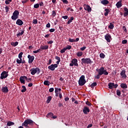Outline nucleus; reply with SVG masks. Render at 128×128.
<instances>
[{"mask_svg": "<svg viewBox=\"0 0 128 128\" xmlns=\"http://www.w3.org/2000/svg\"><path fill=\"white\" fill-rule=\"evenodd\" d=\"M34 126V122L32 121V120L30 119H27L24 120V122L22 124V126H25L26 128H28V126Z\"/></svg>", "mask_w": 128, "mask_h": 128, "instance_id": "f257e3e1", "label": "nucleus"}, {"mask_svg": "<svg viewBox=\"0 0 128 128\" xmlns=\"http://www.w3.org/2000/svg\"><path fill=\"white\" fill-rule=\"evenodd\" d=\"M86 76L84 75L80 76L78 81L79 86H84V84H86Z\"/></svg>", "mask_w": 128, "mask_h": 128, "instance_id": "f03ea898", "label": "nucleus"}, {"mask_svg": "<svg viewBox=\"0 0 128 128\" xmlns=\"http://www.w3.org/2000/svg\"><path fill=\"white\" fill-rule=\"evenodd\" d=\"M96 72H98L100 76H102V74L108 76V72H106V70H104V67H101L98 70H96Z\"/></svg>", "mask_w": 128, "mask_h": 128, "instance_id": "7ed1b4c3", "label": "nucleus"}, {"mask_svg": "<svg viewBox=\"0 0 128 128\" xmlns=\"http://www.w3.org/2000/svg\"><path fill=\"white\" fill-rule=\"evenodd\" d=\"M18 16H20V12H18V10H16L13 12L11 18L13 20H16L18 18Z\"/></svg>", "mask_w": 128, "mask_h": 128, "instance_id": "20e7f679", "label": "nucleus"}, {"mask_svg": "<svg viewBox=\"0 0 128 128\" xmlns=\"http://www.w3.org/2000/svg\"><path fill=\"white\" fill-rule=\"evenodd\" d=\"M30 72H31L30 74H32V76H34V74H36V72L37 74H40V70L38 68H32L30 70Z\"/></svg>", "mask_w": 128, "mask_h": 128, "instance_id": "39448f33", "label": "nucleus"}, {"mask_svg": "<svg viewBox=\"0 0 128 128\" xmlns=\"http://www.w3.org/2000/svg\"><path fill=\"white\" fill-rule=\"evenodd\" d=\"M82 64H92V62L90 58H82Z\"/></svg>", "mask_w": 128, "mask_h": 128, "instance_id": "423d86ee", "label": "nucleus"}, {"mask_svg": "<svg viewBox=\"0 0 128 128\" xmlns=\"http://www.w3.org/2000/svg\"><path fill=\"white\" fill-rule=\"evenodd\" d=\"M0 78L1 80H4V78H6L7 76H8V72L6 71H4L1 73Z\"/></svg>", "mask_w": 128, "mask_h": 128, "instance_id": "0eeeda50", "label": "nucleus"}, {"mask_svg": "<svg viewBox=\"0 0 128 128\" xmlns=\"http://www.w3.org/2000/svg\"><path fill=\"white\" fill-rule=\"evenodd\" d=\"M56 68H58V64H52L48 66V70L52 72L56 70Z\"/></svg>", "mask_w": 128, "mask_h": 128, "instance_id": "6e6552de", "label": "nucleus"}, {"mask_svg": "<svg viewBox=\"0 0 128 128\" xmlns=\"http://www.w3.org/2000/svg\"><path fill=\"white\" fill-rule=\"evenodd\" d=\"M28 64H32V62H34V56L28 54Z\"/></svg>", "mask_w": 128, "mask_h": 128, "instance_id": "1a4fd4ad", "label": "nucleus"}, {"mask_svg": "<svg viewBox=\"0 0 128 128\" xmlns=\"http://www.w3.org/2000/svg\"><path fill=\"white\" fill-rule=\"evenodd\" d=\"M90 112V108H88V106H84L83 108V112L84 114H88Z\"/></svg>", "mask_w": 128, "mask_h": 128, "instance_id": "9d476101", "label": "nucleus"}, {"mask_svg": "<svg viewBox=\"0 0 128 128\" xmlns=\"http://www.w3.org/2000/svg\"><path fill=\"white\" fill-rule=\"evenodd\" d=\"M84 9L85 10H87L88 12H92V8L88 5L84 4Z\"/></svg>", "mask_w": 128, "mask_h": 128, "instance_id": "9b49d317", "label": "nucleus"}, {"mask_svg": "<svg viewBox=\"0 0 128 128\" xmlns=\"http://www.w3.org/2000/svg\"><path fill=\"white\" fill-rule=\"evenodd\" d=\"M2 92L4 94H8V86H6L2 87Z\"/></svg>", "mask_w": 128, "mask_h": 128, "instance_id": "f8f14e48", "label": "nucleus"}, {"mask_svg": "<svg viewBox=\"0 0 128 128\" xmlns=\"http://www.w3.org/2000/svg\"><path fill=\"white\" fill-rule=\"evenodd\" d=\"M16 24L20 26H22V24H24V22H22L20 19H18L16 22Z\"/></svg>", "mask_w": 128, "mask_h": 128, "instance_id": "ddd939ff", "label": "nucleus"}, {"mask_svg": "<svg viewBox=\"0 0 128 128\" xmlns=\"http://www.w3.org/2000/svg\"><path fill=\"white\" fill-rule=\"evenodd\" d=\"M120 74L122 78H126L127 77L126 75V70H122Z\"/></svg>", "mask_w": 128, "mask_h": 128, "instance_id": "4468645a", "label": "nucleus"}, {"mask_svg": "<svg viewBox=\"0 0 128 128\" xmlns=\"http://www.w3.org/2000/svg\"><path fill=\"white\" fill-rule=\"evenodd\" d=\"M72 63L74 64V66H78V59H72Z\"/></svg>", "mask_w": 128, "mask_h": 128, "instance_id": "2eb2a0df", "label": "nucleus"}, {"mask_svg": "<svg viewBox=\"0 0 128 128\" xmlns=\"http://www.w3.org/2000/svg\"><path fill=\"white\" fill-rule=\"evenodd\" d=\"M124 17H126L128 16V8L126 7L124 8Z\"/></svg>", "mask_w": 128, "mask_h": 128, "instance_id": "dca6fc26", "label": "nucleus"}, {"mask_svg": "<svg viewBox=\"0 0 128 128\" xmlns=\"http://www.w3.org/2000/svg\"><path fill=\"white\" fill-rule=\"evenodd\" d=\"M108 88H110V92L109 94L110 96H112V82H110L108 84Z\"/></svg>", "mask_w": 128, "mask_h": 128, "instance_id": "f3484780", "label": "nucleus"}, {"mask_svg": "<svg viewBox=\"0 0 128 128\" xmlns=\"http://www.w3.org/2000/svg\"><path fill=\"white\" fill-rule=\"evenodd\" d=\"M111 36L110 34H106L105 36V38L106 40V41L108 42H110V38H111Z\"/></svg>", "mask_w": 128, "mask_h": 128, "instance_id": "a211bd4d", "label": "nucleus"}, {"mask_svg": "<svg viewBox=\"0 0 128 128\" xmlns=\"http://www.w3.org/2000/svg\"><path fill=\"white\" fill-rule=\"evenodd\" d=\"M116 6L118 8H120V7L122 6V0H120V1L118 2L116 4Z\"/></svg>", "mask_w": 128, "mask_h": 128, "instance_id": "6ab92c4d", "label": "nucleus"}, {"mask_svg": "<svg viewBox=\"0 0 128 128\" xmlns=\"http://www.w3.org/2000/svg\"><path fill=\"white\" fill-rule=\"evenodd\" d=\"M40 50H48V45H46V46H42V45H41L40 46Z\"/></svg>", "mask_w": 128, "mask_h": 128, "instance_id": "aec40b11", "label": "nucleus"}, {"mask_svg": "<svg viewBox=\"0 0 128 128\" xmlns=\"http://www.w3.org/2000/svg\"><path fill=\"white\" fill-rule=\"evenodd\" d=\"M120 87L122 88L125 90L128 88V86L126 84L122 83L120 84Z\"/></svg>", "mask_w": 128, "mask_h": 128, "instance_id": "412c9836", "label": "nucleus"}, {"mask_svg": "<svg viewBox=\"0 0 128 128\" xmlns=\"http://www.w3.org/2000/svg\"><path fill=\"white\" fill-rule=\"evenodd\" d=\"M20 81L21 84H24L26 82H24V76H21L20 78Z\"/></svg>", "mask_w": 128, "mask_h": 128, "instance_id": "4be33fe9", "label": "nucleus"}, {"mask_svg": "<svg viewBox=\"0 0 128 128\" xmlns=\"http://www.w3.org/2000/svg\"><path fill=\"white\" fill-rule=\"evenodd\" d=\"M101 4H104V6H106L108 4V0H103L100 2Z\"/></svg>", "mask_w": 128, "mask_h": 128, "instance_id": "5701e85b", "label": "nucleus"}, {"mask_svg": "<svg viewBox=\"0 0 128 128\" xmlns=\"http://www.w3.org/2000/svg\"><path fill=\"white\" fill-rule=\"evenodd\" d=\"M24 34V30H21V32L18 33L16 34L17 38H20V36H22V34Z\"/></svg>", "mask_w": 128, "mask_h": 128, "instance_id": "b1692460", "label": "nucleus"}, {"mask_svg": "<svg viewBox=\"0 0 128 128\" xmlns=\"http://www.w3.org/2000/svg\"><path fill=\"white\" fill-rule=\"evenodd\" d=\"M56 60L58 61L56 62V64H60V58L58 56H56L55 57Z\"/></svg>", "mask_w": 128, "mask_h": 128, "instance_id": "393cba45", "label": "nucleus"}, {"mask_svg": "<svg viewBox=\"0 0 128 128\" xmlns=\"http://www.w3.org/2000/svg\"><path fill=\"white\" fill-rule=\"evenodd\" d=\"M62 89L60 88H55V93L60 94Z\"/></svg>", "mask_w": 128, "mask_h": 128, "instance_id": "a878e982", "label": "nucleus"}, {"mask_svg": "<svg viewBox=\"0 0 128 128\" xmlns=\"http://www.w3.org/2000/svg\"><path fill=\"white\" fill-rule=\"evenodd\" d=\"M14 122L9 121L7 123L8 126H14Z\"/></svg>", "mask_w": 128, "mask_h": 128, "instance_id": "bb28decb", "label": "nucleus"}, {"mask_svg": "<svg viewBox=\"0 0 128 128\" xmlns=\"http://www.w3.org/2000/svg\"><path fill=\"white\" fill-rule=\"evenodd\" d=\"M74 20V16H72L70 19L68 21L67 24H70V22H72Z\"/></svg>", "mask_w": 128, "mask_h": 128, "instance_id": "cd10ccee", "label": "nucleus"}, {"mask_svg": "<svg viewBox=\"0 0 128 128\" xmlns=\"http://www.w3.org/2000/svg\"><path fill=\"white\" fill-rule=\"evenodd\" d=\"M52 96H49L47 98V100L46 102V104H50V101L52 100Z\"/></svg>", "mask_w": 128, "mask_h": 128, "instance_id": "c85d7f7f", "label": "nucleus"}, {"mask_svg": "<svg viewBox=\"0 0 128 128\" xmlns=\"http://www.w3.org/2000/svg\"><path fill=\"white\" fill-rule=\"evenodd\" d=\"M18 44V42H11V45L12 46H16Z\"/></svg>", "mask_w": 128, "mask_h": 128, "instance_id": "c756f323", "label": "nucleus"}, {"mask_svg": "<svg viewBox=\"0 0 128 128\" xmlns=\"http://www.w3.org/2000/svg\"><path fill=\"white\" fill-rule=\"evenodd\" d=\"M97 86V84L96 82H93L90 86V88H94V86Z\"/></svg>", "mask_w": 128, "mask_h": 128, "instance_id": "7c9ffc66", "label": "nucleus"}, {"mask_svg": "<svg viewBox=\"0 0 128 128\" xmlns=\"http://www.w3.org/2000/svg\"><path fill=\"white\" fill-rule=\"evenodd\" d=\"M19 58L20 60L18 58H17L16 62L17 64H22V58Z\"/></svg>", "mask_w": 128, "mask_h": 128, "instance_id": "2f4dec72", "label": "nucleus"}, {"mask_svg": "<svg viewBox=\"0 0 128 128\" xmlns=\"http://www.w3.org/2000/svg\"><path fill=\"white\" fill-rule=\"evenodd\" d=\"M22 88L23 89L21 90L22 92H26V86H22Z\"/></svg>", "mask_w": 128, "mask_h": 128, "instance_id": "473e14b6", "label": "nucleus"}, {"mask_svg": "<svg viewBox=\"0 0 128 128\" xmlns=\"http://www.w3.org/2000/svg\"><path fill=\"white\" fill-rule=\"evenodd\" d=\"M54 116V113L52 112H49L46 115L47 118H52Z\"/></svg>", "mask_w": 128, "mask_h": 128, "instance_id": "72a5a7b5", "label": "nucleus"}, {"mask_svg": "<svg viewBox=\"0 0 128 128\" xmlns=\"http://www.w3.org/2000/svg\"><path fill=\"white\" fill-rule=\"evenodd\" d=\"M44 86H50V82L48 80H45L44 82Z\"/></svg>", "mask_w": 128, "mask_h": 128, "instance_id": "f704fd0d", "label": "nucleus"}, {"mask_svg": "<svg viewBox=\"0 0 128 128\" xmlns=\"http://www.w3.org/2000/svg\"><path fill=\"white\" fill-rule=\"evenodd\" d=\"M82 52H77L76 54V56H82Z\"/></svg>", "mask_w": 128, "mask_h": 128, "instance_id": "c9c22d12", "label": "nucleus"}, {"mask_svg": "<svg viewBox=\"0 0 128 128\" xmlns=\"http://www.w3.org/2000/svg\"><path fill=\"white\" fill-rule=\"evenodd\" d=\"M24 54V52H20L18 56V58H22V55Z\"/></svg>", "mask_w": 128, "mask_h": 128, "instance_id": "e433bc0d", "label": "nucleus"}, {"mask_svg": "<svg viewBox=\"0 0 128 128\" xmlns=\"http://www.w3.org/2000/svg\"><path fill=\"white\" fill-rule=\"evenodd\" d=\"M100 56L101 58H106V55H104V53H101L100 54Z\"/></svg>", "mask_w": 128, "mask_h": 128, "instance_id": "4c0bfd02", "label": "nucleus"}, {"mask_svg": "<svg viewBox=\"0 0 128 128\" xmlns=\"http://www.w3.org/2000/svg\"><path fill=\"white\" fill-rule=\"evenodd\" d=\"M12 2V0H6L5 4H10V2Z\"/></svg>", "mask_w": 128, "mask_h": 128, "instance_id": "58836bf2", "label": "nucleus"}, {"mask_svg": "<svg viewBox=\"0 0 128 128\" xmlns=\"http://www.w3.org/2000/svg\"><path fill=\"white\" fill-rule=\"evenodd\" d=\"M116 93L117 96H120L121 92L120 90H117L116 91Z\"/></svg>", "mask_w": 128, "mask_h": 128, "instance_id": "ea45409f", "label": "nucleus"}, {"mask_svg": "<svg viewBox=\"0 0 128 128\" xmlns=\"http://www.w3.org/2000/svg\"><path fill=\"white\" fill-rule=\"evenodd\" d=\"M34 8H40V4H34Z\"/></svg>", "mask_w": 128, "mask_h": 128, "instance_id": "a19ab883", "label": "nucleus"}, {"mask_svg": "<svg viewBox=\"0 0 128 128\" xmlns=\"http://www.w3.org/2000/svg\"><path fill=\"white\" fill-rule=\"evenodd\" d=\"M52 16H53V17L56 16V11H54V10H53L52 12Z\"/></svg>", "mask_w": 128, "mask_h": 128, "instance_id": "79ce46f5", "label": "nucleus"}, {"mask_svg": "<svg viewBox=\"0 0 128 128\" xmlns=\"http://www.w3.org/2000/svg\"><path fill=\"white\" fill-rule=\"evenodd\" d=\"M66 48H64L63 49L60 50V52L61 54H64V53L66 52Z\"/></svg>", "mask_w": 128, "mask_h": 128, "instance_id": "37998d69", "label": "nucleus"}, {"mask_svg": "<svg viewBox=\"0 0 128 128\" xmlns=\"http://www.w3.org/2000/svg\"><path fill=\"white\" fill-rule=\"evenodd\" d=\"M100 76L102 75H100V74L98 73V74H97L96 76H95L94 78H96V80H100Z\"/></svg>", "mask_w": 128, "mask_h": 128, "instance_id": "c03bdc74", "label": "nucleus"}, {"mask_svg": "<svg viewBox=\"0 0 128 128\" xmlns=\"http://www.w3.org/2000/svg\"><path fill=\"white\" fill-rule=\"evenodd\" d=\"M5 10L6 13L8 12V10H10V8L8 6H6L5 7Z\"/></svg>", "mask_w": 128, "mask_h": 128, "instance_id": "a18cd8bd", "label": "nucleus"}, {"mask_svg": "<svg viewBox=\"0 0 128 128\" xmlns=\"http://www.w3.org/2000/svg\"><path fill=\"white\" fill-rule=\"evenodd\" d=\"M32 24H38V20L34 19L32 20Z\"/></svg>", "mask_w": 128, "mask_h": 128, "instance_id": "49530a36", "label": "nucleus"}, {"mask_svg": "<svg viewBox=\"0 0 128 128\" xmlns=\"http://www.w3.org/2000/svg\"><path fill=\"white\" fill-rule=\"evenodd\" d=\"M66 50H70V48H72V46L70 45H68L67 46L66 48H65Z\"/></svg>", "mask_w": 128, "mask_h": 128, "instance_id": "de8ad7c7", "label": "nucleus"}, {"mask_svg": "<svg viewBox=\"0 0 128 128\" xmlns=\"http://www.w3.org/2000/svg\"><path fill=\"white\" fill-rule=\"evenodd\" d=\"M118 86V84H114V83H112V88H116Z\"/></svg>", "mask_w": 128, "mask_h": 128, "instance_id": "09e8293b", "label": "nucleus"}, {"mask_svg": "<svg viewBox=\"0 0 128 128\" xmlns=\"http://www.w3.org/2000/svg\"><path fill=\"white\" fill-rule=\"evenodd\" d=\"M106 12L104 13V16H108V9H106Z\"/></svg>", "mask_w": 128, "mask_h": 128, "instance_id": "8fccbe9b", "label": "nucleus"}, {"mask_svg": "<svg viewBox=\"0 0 128 128\" xmlns=\"http://www.w3.org/2000/svg\"><path fill=\"white\" fill-rule=\"evenodd\" d=\"M86 104L87 106H92V104L90 102H88V101L86 102Z\"/></svg>", "mask_w": 128, "mask_h": 128, "instance_id": "3c124183", "label": "nucleus"}, {"mask_svg": "<svg viewBox=\"0 0 128 128\" xmlns=\"http://www.w3.org/2000/svg\"><path fill=\"white\" fill-rule=\"evenodd\" d=\"M40 52V49H38L36 50L33 51V53L34 54H38V52Z\"/></svg>", "mask_w": 128, "mask_h": 128, "instance_id": "603ef678", "label": "nucleus"}, {"mask_svg": "<svg viewBox=\"0 0 128 128\" xmlns=\"http://www.w3.org/2000/svg\"><path fill=\"white\" fill-rule=\"evenodd\" d=\"M68 42H74L75 40H74V39H72V38H70L68 39Z\"/></svg>", "mask_w": 128, "mask_h": 128, "instance_id": "864d4df0", "label": "nucleus"}, {"mask_svg": "<svg viewBox=\"0 0 128 128\" xmlns=\"http://www.w3.org/2000/svg\"><path fill=\"white\" fill-rule=\"evenodd\" d=\"M122 29L124 30V32H128V30H127V28H126V26H123Z\"/></svg>", "mask_w": 128, "mask_h": 128, "instance_id": "5fc2aeb1", "label": "nucleus"}, {"mask_svg": "<svg viewBox=\"0 0 128 128\" xmlns=\"http://www.w3.org/2000/svg\"><path fill=\"white\" fill-rule=\"evenodd\" d=\"M122 44H126L128 43V40H122Z\"/></svg>", "mask_w": 128, "mask_h": 128, "instance_id": "6e6d98bb", "label": "nucleus"}, {"mask_svg": "<svg viewBox=\"0 0 128 128\" xmlns=\"http://www.w3.org/2000/svg\"><path fill=\"white\" fill-rule=\"evenodd\" d=\"M47 44H54V42L52 40H50L47 42Z\"/></svg>", "mask_w": 128, "mask_h": 128, "instance_id": "4d7b16f0", "label": "nucleus"}, {"mask_svg": "<svg viewBox=\"0 0 128 128\" xmlns=\"http://www.w3.org/2000/svg\"><path fill=\"white\" fill-rule=\"evenodd\" d=\"M52 59H50L48 60V62L47 64L48 66H50V64H52Z\"/></svg>", "mask_w": 128, "mask_h": 128, "instance_id": "13d9d810", "label": "nucleus"}, {"mask_svg": "<svg viewBox=\"0 0 128 128\" xmlns=\"http://www.w3.org/2000/svg\"><path fill=\"white\" fill-rule=\"evenodd\" d=\"M109 28L112 30V23L110 22V25L108 26Z\"/></svg>", "mask_w": 128, "mask_h": 128, "instance_id": "bf43d9fd", "label": "nucleus"}, {"mask_svg": "<svg viewBox=\"0 0 128 128\" xmlns=\"http://www.w3.org/2000/svg\"><path fill=\"white\" fill-rule=\"evenodd\" d=\"M86 46H84L80 48V50L84 51V50H86Z\"/></svg>", "mask_w": 128, "mask_h": 128, "instance_id": "052dcab7", "label": "nucleus"}, {"mask_svg": "<svg viewBox=\"0 0 128 128\" xmlns=\"http://www.w3.org/2000/svg\"><path fill=\"white\" fill-rule=\"evenodd\" d=\"M54 88H50L49 89V92H54Z\"/></svg>", "mask_w": 128, "mask_h": 128, "instance_id": "680f3d73", "label": "nucleus"}, {"mask_svg": "<svg viewBox=\"0 0 128 128\" xmlns=\"http://www.w3.org/2000/svg\"><path fill=\"white\" fill-rule=\"evenodd\" d=\"M54 30H56V29L51 28L49 30V32H54Z\"/></svg>", "mask_w": 128, "mask_h": 128, "instance_id": "e2e57ef3", "label": "nucleus"}, {"mask_svg": "<svg viewBox=\"0 0 128 128\" xmlns=\"http://www.w3.org/2000/svg\"><path fill=\"white\" fill-rule=\"evenodd\" d=\"M62 2H64L66 4H68V1L67 0H64Z\"/></svg>", "mask_w": 128, "mask_h": 128, "instance_id": "0e129e2a", "label": "nucleus"}, {"mask_svg": "<svg viewBox=\"0 0 128 128\" xmlns=\"http://www.w3.org/2000/svg\"><path fill=\"white\" fill-rule=\"evenodd\" d=\"M58 106H59V108H60L62 106H64V105L62 104L59 102L58 104Z\"/></svg>", "mask_w": 128, "mask_h": 128, "instance_id": "69168bd1", "label": "nucleus"}, {"mask_svg": "<svg viewBox=\"0 0 128 128\" xmlns=\"http://www.w3.org/2000/svg\"><path fill=\"white\" fill-rule=\"evenodd\" d=\"M28 2V0H24L22 1V4H26V2Z\"/></svg>", "mask_w": 128, "mask_h": 128, "instance_id": "338daca9", "label": "nucleus"}, {"mask_svg": "<svg viewBox=\"0 0 128 128\" xmlns=\"http://www.w3.org/2000/svg\"><path fill=\"white\" fill-rule=\"evenodd\" d=\"M39 6H44V2H40L39 3Z\"/></svg>", "mask_w": 128, "mask_h": 128, "instance_id": "774afa93", "label": "nucleus"}]
</instances>
